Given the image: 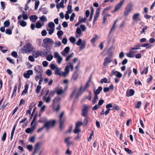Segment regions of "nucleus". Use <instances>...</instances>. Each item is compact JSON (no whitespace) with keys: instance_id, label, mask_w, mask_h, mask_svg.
<instances>
[{"instance_id":"0e129e2a","label":"nucleus","mask_w":155,"mask_h":155,"mask_svg":"<svg viewBox=\"0 0 155 155\" xmlns=\"http://www.w3.org/2000/svg\"><path fill=\"white\" fill-rule=\"evenodd\" d=\"M6 132H4L3 134V135L2 137V140L3 141H4L6 139Z\"/></svg>"},{"instance_id":"a878e982","label":"nucleus","mask_w":155,"mask_h":155,"mask_svg":"<svg viewBox=\"0 0 155 155\" xmlns=\"http://www.w3.org/2000/svg\"><path fill=\"white\" fill-rule=\"evenodd\" d=\"M30 20L33 22H35L38 19V17L35 15H32L29 17Z\"/></svg>"},{"instance_id":"f03ea898","label":"nucleus","mask_w":155,"mask_h":155,"mask_svg":"<svg viewBox=\"0 0 155 155\" xmlns=\"http://www.w3.org/2000/svg\"><path fill=\"white\" fill-rule=\"evenodd\" d=\"M35 50V48L30 43H28L21 49L23 52L25 53H30Z\"/></svg>"},{"instance_id":"473e14b6","label":"nucleus","mask_w":155,"mask_h":155,"mask_svg":"<svg viewBox=\"0 0 155 155\" xmlns=\"http://www.w3.org/2000/svg\"><path fill=\"white\" fill-rule=\"evenodd\" d=\"M4 26L5 27H7L9 26L10 22L9 20L5 21L4 23Z\"/></svg>"},{"instance_id":"c85d7f7f","label":"nucleus","mask_w":155,"mask_h":155,"mask_svg":"<svg viewBox=\"0 0 155 155\" xmlns=\"http://www.w3.org/2000/svg\"><path fill=\"white\" fill-rule=\"evenodd\" d=\"M40 11H41L44 14H46L48 13V10L46 8H42L39 9Z\"/></svg>"},{"instance_id":"b1692460","label":"nucleus","mask_w":155,"mask_h":155,"mask_svg":"<svg viewBox=\"0 0 155 155\" xmlns=\"http://www.w3.org/2000/svg\"><path fill=\"white\" fill-rule=\"evenodd\" d=\"M102 89V87L101 86L98 87V89L96 91H94V95H97L98 94H99L101 91Z\"/></svg>"},{"instance_id":"4468645a","label":"nucleus","mask_w":155,"mask_h":155,"mask_svg":"<svg viewBox=\"0 0 155 155\" xmlns=\"http://www.w3.org/2000/svg\"><path fill=\"white\" fill-rule=\"evenodd\" d=\"M70 51V48L68 46L66 47L64 50L61 52V53L64 56H66Z\"/></svg>"},{"instance_id":"4c0bfd02","label":"nucleus","mask_w":155,"mask_h":155,"mask_svg":"<svg viewBox=\"0 0 155 155\" xmlns=\"http://www.w3.org/2000/svg\"><path fill=\"white\" fill-rule=\"evenodd\" d=\"M98 95H94V97L93 101V104H95L98 101Z\"/></svg>"},{"instance_id":"bb28decb","label":"nucleus","mask_w":155,"mask_h":155,"mask_svg":"<svg viewBox=\"0 0 155 155\" xmlns=\"http://www.w3.org/2000/svg\"><path fill=\"white\" fill-rule=\"evenodd\" d=\"M65 91V90H63L62 88H60L57 91V93L58 95H61L64 93Z\"/></svg>"},{"instance_id":"69168bd1","label":"nucleus","mask_w":155,"mask_h":155,"mask_svg":"<svg viewBox=\"0 0 155 155\" xmlns=\"http://www.w3.org/2000/svg\"><path fill=\"white\" fill-rule=\"evenodd\" d=\"M47 30L49 31V34L50 35H51L54 32V28H51L49 29H47Z\"/></svg>"},{"instance_id":"c03bdc74","label":"nucleus","mask_w":155,"mask_h":155,"mask_svg":"<svg viewBox=\"0 0 155 155\" xmlns=\"http://www.w3.org/2000/svg\"><path fill=\"white\" fill-rule=\"evenodd\" d=\"M61 42H60V41H55V47H59L60 46H61Z\"/></svg>"},{"instance_id":"f8f14e48","label":"nucleus","mask_w":155,"mask_h":155,"mask_svg":"<svg viewBox=\"0 0 155 155\" xmlns=\"http://www.w3.org/2000/svg\"><path fill=\"white\" fill-rule=\"evenodd\" d=\"M140 14L139 13H136L134 14L132 19L135 22H137L141 20V19L139 18V17Z\"/></svg>"},{"instance_id":"bf43d9fd","label":"nucleus","mask_w":155,"mask_h":155,"mask_svg":"<svg viewBox=\"0 0 155 155\" xmlns=\"http://www.w3.org/2000/svg\"><path fill=\"white\" fill-rule=\"evenodd\" d=\"M84 119L83 123L86 125L87 124L89 118L86 117Z\"/></svg>"},{"instance_id":"412c9836","label":"nucleus","mask_w":155,"mask_h":155,"mask_svg":"<svg viewBox=\"0 0 155 155\" xmlns=\"http://www.w3.org/2000/svg\"><path fill=\"white\" fill-rule=\"evenodd\" d=\"M112 74L115 75L118 78H121L122 76V74L120 72L118 71H115L114 70L112 71Z\"/></svg>"},{"instance_id":"1a4fd4ad","label":"nucleus","mask_w":155,"mask_h":155,"mask_svg":"<svg viewBox=\"0 0 155 155\" xmlns=\"http://www.w3.org/2000/svg\"><path fill=\"white\" fill-rule=\"evenodd\" d=\"M55 121L54 120L46 122L44 126L47 129H48L51 127H53L54 125Z\"/></svg>"},{"instance_id":"de8ad7c7","label":"nucleus","mask_w":155,"mask_h":155,"mask_svg":"<svg viewBox=\"0 0 155 155\" xmlns=\"http://www.w3.org/2000/svg\"><path fill=\"white\" fill-rule=\"evenodd\" d=\"M69 40L71 43L74 44L75 42L76 39L75 38L73 37H71L69 38Z\"/></svg>"},{"instance_id":"cd10ccee","label":"nucleus","mask_w":155,"mask_h":155,"mask_svg":"<svg viewBox=\"0 0 155 155\" xmlns=\"http://www.w3.org/2000/svg\"><path fill=\"white\" fill-rule=\"evenodd\" d=\"M78 77V74L77 72L74 73L73 75L72 80L74 81L77 80Z\"/></svg>"},{"instance_id":"37998d69","label":"nucleus","mask_w":155,"mask_h":155,"mask_svg":"<svg viewBox=\"0 0 155 155\" xmlns=\"http://www.w3.org/2000/svg\"><path fill=\"white\" fill-rule=\"evenodd\" d=\"M20 25L22 27H24L27 25L26 22L24 21H21L20 22Z\"/></svg>"},{"instance_id":"3c124183","label":"nucleus","mask_w":155,"mask_h":155,"mask_svg":"<svg viewBox=\"0 0 155 155\" xmlns=\"http://www.w3.org/2000/svg\"><path fill=\"white\" fill-rule=\"evenodd\" d=\"M100 82L101 83H103L104 82L106 83H107V79L106 78H104L101 80Z\"/></svg>"},{"instance_id":"09e8293b","label":"nucleus","mask_w":155,"mask_h":155,"mask_svg":"<svg viewBox=\"0 0 155 155\" xmlns=\"http://www.w3.org/2000/svg\"><path fill=\"white\" fill-rule=\"evenodd\" d=\"M56 7L58 9H59V8H64V5L62 4L61 3H60L56 5Z\"/></svg>"},{"instance_id":"a18cd8bd","label":"nucleus","mask_w":155,"mask_h":155,"mask_svg":"<svg viewBox=\"0 0 155 155\" xmlns=\"http://www.w3.org/2000/svg\"><path fill=\"white\" fill-rule=\"evenodd\" d=\"M89 95L87 96H86L85 97V98L89 101L91 100V91H90L89 92Z\"/></svg>"},{"instance_id":"393cba45","label":"nucleus","mask_w":155,"mask_h":155,"mask_svg":"<svg viewBox=\"0 0 155 155\" xmlns=\"http://www.w3.org/2000/svg\"><path fill=\"white\" fill-rule=\"evenodd\" d=\"M111 61L110 59V58H106L104 60V66H106L108 63L111 62Z\"/></svg>"},{"instance_id":"9b49d317","label":"nucleus","mask_w":155,"mask_h":155,"mask_svg":"<svg viewBox=\"0 0 155 155\" xmlns=\"http://www.w3.org/2000/svg\"><path fill=\"white\" fill-rule=\"evenodd\" d=\"M42 144L41 142H37L35 147L34 151L33 153V155H35L40 150L39 146Z\"/></svg>"},{"instance_id":"ddd939ff","label":"nucleus","mask_w":155,"mask_h":155,"mask_svg":"<svg viewBox=\"0 0 155 155\" xmlns=\"http://www.w3.org/2000/svg\"><path fill=\"white\" fill-rule=\"evenodd\" d=\"M33 71L32 70H30L27 71L26 73H24V76L26 78H30V75H32Z\"/></svg>"},{"instance_id":"0eeeda50","label":"nucleus","mask_w":155,"mask_h":155,"mask_svg":"<svg viewBox=\"0 0 155 155\" xmlns=\"http://www.w3.org/2000/svg\"><path fill=\"white\" fill-rule=\"evenodd\" d=\"M64 114V112H62L59 117L60 120V128L62 130L64 127V123L65 121L63 117Z\"/></svg>"},{"instance_id":"603ef678","label":"nucleus","mask_w":155,"mask_h":155,"mask_svg":"<svg viewBox=\"0 0 155 155\" xmlns=\"http://www.w3.org/2000/svg\"><path fill=\"white\" fill-rule=\"evenodd\" d=\"M111 7H109L104 9L103 11L102 14L104 15L107 11L110 10L111 9Z\"/></svg>"},{"instance_id":"58836bf2","label":"nucleus","mask_w":155,"mask_h":155,"mask_svg":"<svg viewBox=\"0 0 155 155\" xmlns=\"http://www.w3.org/2000/svg\"><path fill=\"white\" fill-rule=\"evenodd\" d=\"M5 33L9 35H11L12 34V31L11 29L8 28L5 30Z\"/></svg>"},{"instance_id":"13d9d810","label":"nucleus","mask_w":155,"mask_h":155,"mask_svg":"<svg viewBox=\"0 0 155 155\" xmlns=\"http://www.w3.org/2000/svg\"><path fill=\"white\" fill-rule=\"evenodd\" d=\"M22 16L24 20H27L28 18V15L25 14L24 13L22 14Z\"/></svg>"},{"instance_id":"2f4dec72","label":"nucleus","mask_w":155,"mask_h":155,"mask_svg":"<svg viewBox=\"0 0 155 155\" xmlns=\"http://www.w3.org/2000/svg\"><path fill=\"white\" fill-rule=\"evenodd\" d=\"M97 35H95V37H93L91 40L92 43H94L96 41L97 39Z\"/></svg>"},{"instance_id":"5fc2aeb1","label":"nucleus","mask_w":155,"mask_h":155,"mask_svg":"<svg viewBox=\"0 0 155 155\" xmlns=\"http://www.w3.org/2000/svg\"><path fill=\"white\" fill-rule=\"evenodd\" d=\"M46 74L48 75V76H51L52 74V71L51 70L49 69H48L46 72Z\"/></svg>"},{"instance_id":"39448f33","label":"nucleus","mask_w":155,"mask_h":155,"mask_svg":"<svg viewBox=\"0 0 155 155\" xmlns=\"http://www.w3.org/2000/svg\"><path fill=\"white\" fill-rule=\"evenodd\" d=\"M54 56L56 59V62L59 64H60L63 61V58L59 54L58 52L56 51L54 54Z\"/></svg>"},{"instance_id":"338daca9","label":"nucleus","mask_w":155,"mask_h":155,"mask_svg":"<svg viewBox=\"0 0 155 155\" xmlns=\"http://www.w3.org/2000/svg\"><path fill=\"white\" fill-rule=\"evenodd\" d=\"M40 18L41 20L42 21H46L47 20V18L45 17V15H43L40 17Z\"/></svg>"},{"instance_id":"864d4df0","label":"nucleus","mask_w":155,"mask_h":155,"mask_svg":"<svg viewBox=\"0 0 155 155\" xmlns=\"http://www.w3.org/2000/svg\"><path fill=\"white\" fill-rule=\"evenodd\" d=\"M80 28H81L82 31H84L86 29V28L85 25H81L80 26Z\"/></svg>"},{"instance_id":"e2e57ef3","label":"nucleus","mask_w":155,"mask_h":155,"mask_svg":"<svg viewBox=\"0 0 155 155\" xmlns=\"http://www.w3.org/2000/svg\"><path fill=\"white\" fill-rule=\"evenodd\" d=\"M1 6H2V9L3 10H4L5 9V4L4 3V2L2 1H1Z\"/></svg>"},{"instance_id":"c756f323","label":"nucleus","mask_w":155,"mask_h":155,"mask_svg":"<svg viewBox=\"0 0 155 155\" xmlns=\"http://www.w3.org/2000/svg\"><path fill=\"white\" fill-rule=\"evenodd\" d=\"M74 56V53H71L70 55L67 56V58L65 59L66 61H68L71 58L73 57Z\"/></svg>"},{"instance_id":"ea45409f","label":"nucleus","mask_w":155,"mask_h":155,"mask_svg":"<svg viewBox=\"0 0 155 155\" xmlns=\"http://www.w3.org/2000/svg\"><path fill=\"white\" fill-rule=\"evenodd\" d=\"M86 45V42L85 41H83L80 47V49L81 50L83 49L85 47Z\"/></svg>"},{"instance_id":"6e6d98bb","label":"nucleus","mask_w":155,"mask_h":155,"mask_svg":"<svg viewBox=\"0 0 155 155\" xmlns=\"http://www.w3.org/2000/svg\"><path fill=\"white\" fill-rule=\"evenodd\" d=\"M6 59L8 60L12 64H14L15 62L14 60L12 59L9 57H8L6 58Z\"/></svg>"},{"instance_id":"a19ab883","label":"nucleus","mask_w":155,"mask_h":155,"mask_svg":"<svg viewBox=\"0 0 155 155\" xmlns=\"http://www.w3.org/2000/svg\"><path fill=\"white\" fill-rule=\"evenodd\" d=\"M41 87L40 85H38L35 90V92L37 93H38L41 89Z\"/></svg>"},{"instance_id":"79ce46f5","label":"nucleus","mask_w":155,"mask_h":155,"mask_svg":"<svg viewBox=\"0 0 155 155\" xmlns=\"http://www.w3.org/2000/svg\"><path fill=\"white\" fill-rule=\"evenodd\" d=\"M63 32L61 30H59L58 31L57 33V35L58 38H60V37L63 35Z\"/></svg>"},{"instance_id":"dca6fc26","label":"nucleus","mask_w":155,"mask_h":155,"mask_svg":"<svg viewBox=\"0 0 155 155\" xmlns=\"http://www.w3.org/2000/svg\"><path fill=\"white\" fill-rule=\"evenodd\" d=\"M100 9L99 8H98L96 12V14L94 17V21L93 24H94L95 22L96 21L98 18L99 16L100 13Z\"/></svg>"},{"instance_id":"7ed1b4c3","label":"nucleus","mask_w":155,"mask_h":155,"mask_svg":"<svg viewBox=\"0 0 155 155\" xmlns=\"http://www.w3.org/2000/svg\"><path fill=\"white\" fill-rule=\"evenodd\" d=\"M61 100V99L59 97H56L53 100L51 106L53 110L57 112L60 110L61 108L60 105L59 104H58L57 107H56V105L57 102H59Z\"/></svg>"},{"instance_id":"2eb2a0df","label":"nucleus","mask_w":155,"mask_h":155,"mask_svg":"<svg viewBox=\"0 0 155 155\" xmlns=\"http://www.w3.org/2000/svg\"><path fill=\"white\" fill-rule=\"evenodd\" d=\"M124 2V0L121 1L116 5L114 10V12H116L122 7Z\"/></svg>"},{"instance_id":"f3484780","label":"nucleus","mask_w":155,"mask_h":155,"mask_svg":"<svg viewBox=\"0 0 155 155\" xmlns=\"http://www.w3.org/2000/svg\"><path fill=\"white\" fill-rule=\"evenodd\" d=\"M31 127L30 128H27L25 130V132L27 134L31 133L34 130L35 128V125L31 126Z\"/></svg>"},{"instance_id":"f257e3e1","label":"nucleus","mask_w":155,"mask_h":155,"mask_svg":"<svg viewBox=\"0 0 155 155\" xmlns=\"http://www.w3.org/2000/svg\"><path fill=\"white\" fill-rule=\"evenodd\" d=\"M68 65L66 66L64 69V72L61 71V68H59L55 65L54 64L51 65L50 68L53 70H55L54 73L56 75L63 77H66L68 74L69 68H71V70L73 71L74 69L73 63L69 62L68 63Z\"/></svg>"},{"instance_id":"6ab92c4d","label":"nucleus","mask_w":155,"mask_h":155,"mask_svg":"<svg viewBox=\"0 0 155 155\" xmlns=\"http://www.w3.org/2000/svg\"><path fill=\"white\" fill-rule=\"evenodd\" d=\"M71 138V137H68L65 140L64 142L67 143L68 146H70L73 143V141H71L70 139Z\"/></svg>"},{"instance_id":"e433bc0d","label":"nucleus","mask_w":155,"mask_h":155,"mask_svg":"<svg viewBox=\"0 0 155 155\" xmlns=\"http://www.w3.org/2000/svg\"><path fill=\"white\" fill-rule=\"evenodd\" d=\"M48 26L50 28H54L55 27V25L53 22H50L48 23Z\"/></svg>"},{"instance_id":"49530a36","label":"nucleus","mask_w":155,"mask_h":155,"mask_svg":"<svg viewBox=\"0 0 155 155\" xmlns=\"http://www.w3.org/2000/svg\"><path fill=\"white\" fill-rule=\"evenodd\" d=\"M53 56L52 55H48L46 58V59L49 61H51L53 58Z\"/></svg>"},{"instance_id":"052dcab7","label":"nucleus","mask_w":155,"mask_h":155,"mask_svg":"<svg viewBox=\"0 0 155 155\" xmlns=\"http://www.w3.org/2000/svg\"><path fill=\"white\" fill-rule=\"evenodd\" d=\"M120 109V107L117 105L115 104L112 108V110H119Z\"/></svg>"},{"instance_id":"774afa93","label":"nucleus","mask_w":155,"mask_h":155,"mask_svg":"<svg viewBox=\"0 0 155 155\" xmlns=\"http://www.w3.org/2000/svg\"><path fill=\"white\" fill-rule=\"evenodd\" d=\"M34 57L31 55H30L28 57V60L31 62H34L35 61V59L34 58Z\"/></svg>"},{"instance_id":"a211bd4d","label":"nucleus","mask_w":155,"mask_h":155,"mask_svg":"<svg viewBox=\"0 0 155 155\" xmlns=\"http://www.w3.org/2000/svg\"><path fill=\"white\" fill-rule=\"evenodd\" d=\"M76 34V37L77 38L80 37L82 35V33L81 30L79 28H77Z\"/></svg>"},{"instance_id":"4d7b16f0","label":"nucleus","mask_w":155,"mask_h":155,"mask_svg":"<svg viewBox=\"0 0 155 155\" xmlns=\"http://www.w3.org/2000/svg\"><path fill=\"white\" fill-rule=\"evenodd\" d=\"M82 40L81 39L79 38L78 41L76 42V45L78 46H80L82 42Z\"/></svg>"},{"instance_id":"20e7f679","label":"nucleus","mask_w":155,"mask_h":155,"mask_svg":"<svg viewBox=\"0 0 155 155\" xmlns=\"http://www.w3.org/2000/svg\"><path fill=\"white\" fill-rule=\"evenodd\" d=\"M82 88V87H81L79 91H78V89H75L71 94V98H74L75 100L78 99V97L82 94L81 92Z\"/></svg>"},{"instance_id":"6e6552de","label":"nucleus","mask_w":155,"mask_h":155,"mask_svg":"<svg viewBox=\"0 0 155 155\" xmlns=\"http://www.w3.org/2000/svg\"><path fill=\"white\" fill-rule=\"evenodd\" d=\"M90 107L87 105H84L83 108L82 110V115L84 117H86L87 114L88 109Z\"/></svg>"},{"instance_id":"72a5a7b5","label":"nucleus","mask_w":155,"mask_h":155,"mask_svg":"<svg viewBox=\"0 0 155 155\" xmlns=\"http://www.w3.org/2000/svg\"><path fill=\"white\" fill-rule=\"evenodd\" d=\"M40 4V2L39 1H36L35 2V10H37Z\"/></svg>"},{"instance_id":"423d86ee","label":"nucleus","mask_w":155,"mask_h":155,"mask_svg":"<svg viewBox=\"0 0 155 155\" xmlns=\"http://www.w3.org/2000/svg\"><path fill=\"white\" fill-rule=\"evenodd\" d=\"M43 41L45 45H43V46L46 48H47V44L51 45L53 44L54 43L53 40L51 38H47L44 39Z\"/></svg>"},{"instance_id":"680f3d73","label":"nucleus","mask_w":155,"mask_h":155,"mask_svg":"<svg viewBox=\"0 0 155 155\" xmlns=\"http://www.w3.org/2000/svg\"><path fill=\"white\" fill-rule=\"evenodd\" d=\"M148 27L147 26H145L144 27L142 28V30L140 31L141 34H143V33L145 32V31L147 29Z\"/></svg>"},{"instance_id":"7c9ffc66","label":"nucleus","mask_w":155,"mask_h":155,"mask_svg":"<svg viewBox=\"0 0 155 155\" xmlns=\"http://www.w3.org/2000/svg\"><path fill=\"white\" fill-rule=\"evenodd\" d=\"M148 67H147L146 68H145L141 72V74H147L148 72Z\"/></svg>"},{"instance_id":"8fccbe9b","label":"nucleus","mask_w":155,"mask_h":155,"mask_svg":"<svg viewBox=\"0 0 155 155\" xmlns=\"http://www.w3.org/2000/svg\"><path fill=\"white\" fill-rule=\"evenodd\" d=\"M81 130L79 128L75 127V128L74 129V132L75 134H78L79 132H81Z\"/></svg>"},{"instance_id":"5701e85b","label":"nucleus","mask_w":155,"mask_h":155,"mask_svg":"<svg viewBox=\"0 0 155 155\" xmlns=\"http://www.w3.org/2000/svg\"><path fill=\"white\" fill-rule=\"evenodd\" d=\"M51 97L50 96H48L47 97L45 96H44L42 98V100L47 103H49L51 100Z\"/></svg>"},{"instance_id":"c9c22d12","label":"nucleus","mask_w":155,"mask_h":155,"mask_svg":"<svg viewBox=\"0 0 155 155\" xmlns=\"http://www.w3.org/2000/svg\"><path fill=\"white\" fill-rule=\"evenodd\" d=\"M11 55L14 57L17 58H18L17 53L15 51H13L11 53Z\"/></svg>"},{"instance_id":"aec40b11","label":"nucleus","mask_w":155,"mask_h":155,"mask_svg":"<svg viewBox=\"0 0 155 155\" xmlns=\"http://www.w3.org/2000/svg\"><path fill=\"white\" fill-rule=\"evenodd\" d=\"M32 55L35 58H37L41 55V52L39 51H32Z\"/></svg>"},{"instance_id":"4be33fe9","label":"nucleus","mask_w":155,"mask_h":155,"mask_svg":"<svg viewBox=\"0 0 155 155\" xmlns=\"http://www.w3.org/2000/svg\"><path fill=\"white\" fill-rule=\"evenodd\" d=\"M134 93V91L132 89H130L127 91L126 95L127 97L131 96L133 95Z\"/></svg>"},{"instance_id":"f704fd0d","label":"nucleus","mask_w":155,"mask_h":155,"mask_svg":"<svg viewBox=\"0 0 155 155\" xmlns=\"http://www.w3.org/2000/svg\"><path fill=\"white\" fill-rule=\"evenodd\" d=\"M89 83H87L86 84L85 86L84 87H83H83L82 89V91L81 92L82 93L85 90H86L87 88L89 87Z\"/></svg>"},{"instance_id":"9d476101","label":"nucleus","mask_w":155,"mask_h":155,"mask_svg":"<svg viewBox=\"0 0 155 155\" xmlns=\"http://www.w3.org/2000/svg\"><path fill=\"white\" fill-rule=\"evenodd\" d=\"M132 8V6L131 5L129 4L127 5L124 12L125 16H127L131 12Z\"/></svg>"}]
</instances>
